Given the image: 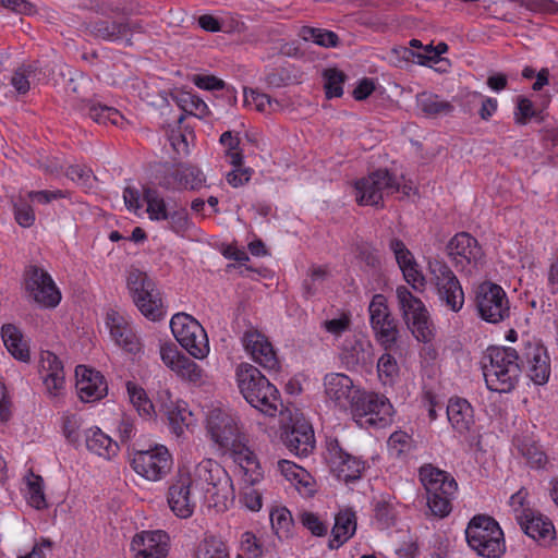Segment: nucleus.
<instances>
[{
  "label": "nucleus",
  "instance_id": "obj_51",
  "mask_svg": "<svg viewBox=\"0 0 558 558\" xmlns=\"http://www.w3.org/2000/svg\"><path fill=\"white\" fill-rule=\"evenodd\" d=\"M180 102L184 111L196 117H205L209 113L208 106L199 97L185 93L181 96Z\"/></svg>",
  "mask_w": 558,
  "mask_h": 558
},
{
  "label": "nucleus",
  "instance_id": "obj_46",
  "mask_svg": "<svg viewBox=\"0 0 558 558\" xmlns=\"http://www.w3.org/2000/svg\"><path fill=\"white\" fill-rule=\"evenodd\" d=\"M26 498L28 505L37 510H43L48 507L43 487V478L40 476H34L32 481H28Z\"/></svg>",
  "mask_w": 558,
  "mask_h": 558
},
{
  "label": "nucleus",
  "instance_id": "obj_15",
  "mask_svg": "<svg viewBox=\"0 0 558 558\" xmlns=\"http://www.w3.org/2000/svg\"><path fill=\"white\" fill-rule=\"evenodd\" d=\"M368 313L371 327L376 340L386 351L391 350L398 341L399 328L398 322L392 316L384 294L377 293L372 298Z\"/></svg>",
  "mask_w": 558,
  "mask_h": 558
},
{
  "label": "nucleus",
  "instance_id": "obj_64",
  "mask_svg": "<svg viewBox=\"0 0 558 558\" xmlns=\"http://www.w3.org/2000/svg\"><path fill=\"white\" fill-rule=\"evenodd\" d=\"M242 548L250 558H260L263 556V546L252 532H245L242 535Z\"/></svg>",
  "mask_w": 558,
  "mask_h": 558
},
{
  "label": "nucleus",
  "instance_id": "obj_26",
  "mask_svg": "<svg viewBox=\"0 0 558 558\" xmlns=\"http://www.w3.org/2000/svg\"><path fill=\"white\" fill-rule=\"evenodd\" d=\"M287 448L296 456H307L315 448V437L312 425L304 418L293 421L281 435Z\"/></svg>",
  "mask_w": 558,
  "mask_h": 558
},
{
  "label": "nucleus",
  "instance_id": "obj_21",
  "mask_svg": "<svg viewBox=\"0 0 558 558\" xmlns=\"http://www.w3.org/2000/svg\"><path fill=\"white\" fill-rule=\"evenodd\" d=\"M111 340L124 351L136 354L142 345L129 320L118 311L109 310L105 317Z\"/></svg>",
  "mask_w": 558,
  "mask_h": 558
},
{
  "label": "nucleus",
  "instance_id": "obj_20",
  "mask_svg": "<svg viewBox=\"0 0 558 558\" xmlns=\"http://www.w3.org/2000/svg\"><path fill=\"white\" fill-rule=\"evenodd\" d=\"M169 548V536L161 530L142 531L131 542L134 558H168Z\"/></svg>",
  "mask_w": 558,
  "mask_h": 558
},
{
  "label": "nucleus",
  "instance_id": "obj_38",
  "mask_svg": "<svg viewBox=\"0 0 558 558\" xmlns=\"http://www.w3.org/2000/svg\"><path fill=\"white\" fill-rule=\"evenodd\" d=\"M3 343L8 351L22 362L29 361V350L23 342L21 331L12 324L3 325L1 328Z\"/></svg>",
  "mask_w": 558,
  "mask_h": 558
},
{
  "label": "nucleus",
  "instance_id": "obj_6",
  "mask_svg": "<svg viewBox=\"0 0 558 558\" xmlns=\"http://www.w3.org/2000/svg\"><path fill=\"white\" fill-rule=\"evenodd\" d=\"M401 316L416 340L429 342L434 338V324L425 304L405 287L396 289Z\"/></svg>",
  "mask_w": 558,
  "mask_h": 558
},
{
  "label": "nucleus",
  "instance_id": "obj_19",
  "mask_svg": "<svg viewBox=\"0 0 558 558\" xmlns=\"http://www.w3.org/2000/svg\"><path fill=\"white\" fill-rule=\"evenodd\" d=\"M352 411L359 416H368L367 422L378 427L388 425L393 414V408L385 396L362 391L354 401Z\"/></svg>",
  "mask_w": 558,
  "mask_h": 558
},
{
  "label": "nucleus",
  "instance_id": "obj_1",
  "mask_svg": "<svg viewBox=\"0 0 558 558\" xmlns=\"http://www.w3.org/2000/svg\"><path fill=\"white\" fill-rule=\"evenodd\" d=\"M483 374L490 391L510 392L521 376L518 349L488 347L483 356Z\"/></svg>",
  "mask_w": 558,
  "mask_h": 558
},
{
  "label": "nucleus",
  "instance_id": "obj_45",
  "mask_svg": "<svg viewBox=\"0 0 558 558\" xmlns=\"http://www.w3.org/2000/svg\"><path fill=\"white\" fill-rule=\"evenodd\" d=\"M37 66L36 64H22L19 66L11 78L12 86L20 94H26L29 90L31 78H34L36 75Z\"/></svg>",
  "mask_w": 558,
  "mask_h": 558
},
{
  "label": "nucleus",
  "instance_id": "obj_52",
  "mask_svg": "<svg viewBox=\"0 0 558 558\" xmlns=\"http://www.w3.org/2000/svg\"><path fill=\"white\" fill-rule=\"evenodd\" d=\"M178 375L190 381H198L202 378V368L190 357L184 354L179 360L175 368L173 369Z\"/></svg>",
  "mask_w": 558,
  "mask_h": 558
},
{
  "label": "nucleus",
  "instance_id": "obj_42",
  "mask_svg": "<svg viewBox=\"0 0 558 558\" xmlns=\"http://www.w3.org/2000/svg\"><path fill=\"white\" fill-rule=\"evenodd\" d=\"M126 391L131 403L141 416L149 417L154 412V404L148 399L146 391L138 385L128 381Z\"/></svg>",
  "mask_w": 558,
  "mask_h": 558
},
{
  "label": "nucleus",
  "instance_id": "obj_27",
  "mask_svg": "<svg viewBox=\"0 0 558 558\" xmlns=\"http://www.w3.org/2000/svg\"><path fill=\"white\" fill-rule=\"evenodd\" d=\"M203 173L195 167L189 165H179L166 170L159 178V185L168 190H195L204 183Z\"/></svg>",
  "mask_w": 558,
  "mask_h": 558
},
{
  "label": "nucleus",
  "instance_id": "obj_25",
  "mask_svg": "<svg viewBox=\"0 0 558 558\" xmlns=\"http://www.w3.org/2000/svg\"><path fill=\"white\" fill-rule=\"evenodd\" d=\"M76 390L84 402H94L104 398L108 392V386L104 375L85 365L75 368Z\"/></svg>",
  "mask_w": 558,
  "mask_h": 558
},
{
  "label": "nucleus",
  "instance_id": "obj_61",
  "mask_svg": "<svg viewBox=\"0 0 558 558\" xmlns=\"http://www.w3.org/2000/svg\"><path fill=\"white\" fill-rule=\"evenodd\" d=\"M66 196H68V193L63 192L61 190H56V191H47V190H45V191H32V192L27 193L28 199L33 204H37V205H47L52 199L65 198Z\"/></svg>",
  "mask_w": 558,
  "mask_h": 558
},
{
  "label": "nucleus",
  "instance_id": "obj_59",
  "mask_svg": "<svg viewBox=\"0 0 558 558\" xmlns=\"http://www.w3.org/2000/svg\"><path fill=\"white\" fill-rule=\"evenodd\" d=\"M327 270L323 267H314L311 269L308 278L303 282L304 293L306 296L316 294L318 286L326 279Z\"/></svg>",
  "mask_w": 558,
  "mask_h": 558
},
{
  "label": "nucleus",
  "instance_id": "obj_37",
  "mask_svg": "<svg viewBox=\"0 0 558 558\" xmlns=\"http://www.w3.org/2000/svg\"><path fill=\"white\" fill-rule=\"evenodd\" d=\"M416 105L423 114L429 118H438L452 113L454 107L440 96L423 92L416 95Z\"/></svg>",
  "mask_w": 558,
  "mask_h": 558
},
{
  "label": "nucleus",
  "instance_id": "obj_11",
  "mask_svg": "<svg viewBox=\"0 0 558 558\" xmlns=\"http://www.w3.org/2000/svg\"><path fill=\"white\" fill-rule=\"evenodd\" d=\"M474 305L478 316L490 324H498L510 316L509 300L505 290L490 281H484L476 288Z\"/></svg>",
  "mask_w": 558,
  "mask_h": 558
},
{
  "label": "nucleus",
  "instance_id": "obj_22",
  "mask_svg": "<svg viewBox=\"0 0 558 558\" xmlns=\"http://www.w3.org/2000/svg\"><path fill=\"white\" fill-rule=\"evenodd\" d=\"M245 351L262 367L279 371L280 362L268 338L257 330H247L242 337Z\"/></svg>",
  "mask_w": 558,
  "mask_h": 558
},
{
  "label": "nucleus",
  "instance_id": "obj_55",
  "mask_svg": "<svg viewBox=\"0 0 558 558\" xmlns=\"http://www.w3.org/2000/svg\"><path fill=\"white\" fill-rule=\"evenodd\" d=\"M405 281L412 286L417 292H423L426 279L422 271L418 269L416 262H413L405 267L401 268Z\"/></svg>",
  "mask_w": 558,
  "mask_h": 558
},
{
  "label": "nucleus",
  "instance_id": "obj_17",
  "mask_svg": "<svg viewBox=\"0 0 558 558\" xmlns=\"http://www.w3.org/2000/svg\"><path fill=\"white\" fill-rule=\"evenodd\" d=\"M327 461L337 478L345 483L360 480L366 469V462L344 451L337 438L327 442Z\"/></svg>",
  "mask_w": 558,
  "mask_h": 558
},
{
  "label": "nucleus",
  "instance_id": "obj_7",
  "mask_svg": "<svg viewBox=\"0 0 558 558\" xmlns=\"http://www.w3.org/2000/svg\"><path fill=\"white\" fill-rule=\"evenodd\" d=\"M429 281L434 287L439 304L447 310L459 313L465 301L462 286L452 269L442 260L428 262Z\"/></svg>",
  "mask_w": 558,
  "mask_h": 558
},
{
  "label": "nucleus",
  "instance_id": "obj_24",
  "mask_svg": "<svg viewBox=\"0 0 558 558\" xmlns=\"http://www.w3.org/2000/svg\"><path fill=\"white\" fill-rule=\"evenodd\" d=\"M192 478L182 474L168 488L167 501L171 511L179 518L192 517L196 502L191 494Z\"/></svg>",
  "mask_w": 558,
  "mask_h": 558
},
{
  "label": "nucleus",
  "instance_id": "obj_57",
  "mask_svg": "<svg viewBox=\"0 0 558 558\" xmlns=\"http://www.w3.org/2000/svg\"><path fill=\"white\" fill-rule=\"evenodd\" d=\"M271 526L275 533L280 536V533H287L292 524L291 512L286 509H277L270 512Z\"/></svg>",
  "mask_w": 558,
  "mask_h": 558
},
{
  "label": "nucleus",
  "instance_id": "obj_53",
  "mask_svg": "<svg viewBox=\"0 0 558 558\" xmlns=\"http://www.w3.org/2000/svg\"><path fill=\"white\" fill-rule=\"evenodd\" d=\"M388 450L395 458H400L410 449V436L402 430L395 432L388 439Z\"/></svg>",
  "mask_w": 558,
  "mask_h": 558
},
{
  "label": "nucleus",
  "instance_id": "obj_62",
  "mask_svg": "<svg viewBox=\"0 0 558 558\" xmlns=\"http://www.w3.org/2000/svg\"><path fill=\"white\" fill-rule=\"evenodd\" d=\"M390 248L395 254L396 260L400 269L415 262L412 256V253L407 248V246L401 240L392 239L390 241Z\"/></svg>",
  "mask_w": 558,
  "mask_h": 558
},
{
  "label": "nucleus",
  "instance_id": "obj_30",
  "mask_svg": "<svg viewBox=\"0 0 558 558\" xmlns=\"http://www.w3.org/2000/svg\"><path fill=\"white\" fill-rule=\"evenodd\" d=\"M131 29L129 21L117 22L98 19L86 24V31L90 36L113 43L125 39L126 46H132V40L128 37Z\"/></svg>",
  "mask_w": 558,
  "mask_h": 558
},
{
  "label": "nucleus",
  "instance_id": "obj_56",
  "mask_svg": "<svg viewBox=\"0 0 558 558\" xmlns=\"http://www.w3.org/2000/svg\"><path fill=\"white\" fill-rule=\"evenodd\" d=\"M292 81V75L287 68L270 69L266 76L265 82L269 87L280 88L289 85Z\"/></svg>",
  "mask_w": 558,
  "mask_h": 558
},
{
  "label": "nucleus",
  "instance_id": "obj_28",
  "mask_svg": "<svg viewBox=\"0 0 558 558\" xmlns=\"http://www.w3.org/2000/svg\"><path fill=\"white\" fill-rule=\"evenodd\" d=\"M123 199L128 209H168L170 204L160 195L159 191L149 185L140 189L126 186L123 191Z\"/></svg>",
  "mask_w": 558,
  "mask_h": 558
},
{
  "label": "nucleus",
  "instance_id": "obj_39",
  "mask_svg": "<svg viewBox=\"0 0 558 558\" xmlns=\"http://www.w3.org/2000/svg\"><path fill=\"white\" fill-rule=\"evenodd\" d=\"M150 220L166 221L175 233H183L193 225L187 211H147Z\"/></svg>",
  "mask_w": 558,
  "mask_h": 558
},
{
  "label": "nucleus",
  "instance_id": "obj_12",
  "mask_svg": "<svg viewBox=\"0 0 558 558\" xmlns=\"http://www.w3.org/2000/svg\"><path fill=\"white\" fill-rule=\"evenodd\" d=\"M400 193V183L386 169L372 172L355 183V197L360 206H375L384 197Z\"/></svg>",
  "mask_w": 558,
  "mask_h": 558
},
{
  "label": "nucleus",
  "instance_id": "obj_48",
  "mask_svg": "<svg viewBox=\"0 0 558 558\" xmlns=\"http://www.w3.org/2000/svg\"><path fill=\"white\" fill-rule=\"evenodd\" d=\"M368 353L364 350L363 343L355 342L350 348H345L342 353V362L349 369L367 363Z\"/></svg>",
  "mask_w": 558,
  "mask_h": 558
},
{
  "label": "nucleus",
  "instance_id": "obj_23",
  "mask_svg": "<svg viewBox=\"0 0 558 558\" xmlns=\"http://www.w3.org/2000/svg\"><path fill=\"white\" fill-rule=\"evenodd\" d=\"M324 387L327 398L342 410H352L360 393L353 380L341 373L327 374L324 378Z\"/></svg>",
  "mask_w": 558,
  "mask_h": 558
},
{
  "label": "nucleus",
  "instance_id": "obj_18",
  "mask_svg": "<svg viewBox=\"0 0 558 558\" xmlns=\"http://www.w3.org/2000/svg\"><path fill=\"white\" fill-rule=\"evenodd\" d=\"M447 251L454 266L468 272H472V268H476L484 256L477 240L466 232L456 234L449 241Z\"/></svg>",
  "mask_w": 558,
  "mask_h": 558
},
{
  "label": "nucleus",
  "instance_id": "obj_47",
  "mask_svg": "<svg viewBox=\"0 0 558 558\" xmlns=\"http://www.w3.org/2000/svg\"><path fill=\"white\" fill-rule=\"evenodd\" d=\"M245 100L252 101L258 111L265 112L267 109L270 111L281 110L282 104L278 99H272L269 95L258 93L254 89L250 90V94L245 92Z\"/></svg>",
  "mask_w": 558,
  "mask_h": 558
},
{
  "label": "nucleus",
  "instance_id": "obj_3",
  "mask_svg": "<svg viewBox=\"0 0 558 558\" xmlns=\"http://www.w3.org/2000/svg\"><path fill=\"white\" fill-rule=\"evenodd\" d=\"M420 480L427 494V506L432 514L446 518L452 510V499L457 493L458 484L447 472L425 464L420 469Z\"/></svg>",
  "mask_w": 558,
  "mask_h": 558
},
{
  "label": "nucleus",
  "instance_id": "obj_14",
  "mask_svg": "<svg viewBox=\"0 0 558 558\" xmlns=\"http://www.w3.org/2000/svg\"><path fill=\"white\" fill-rule=\"evenodd\" d=\"M207 433L210 439L223 450L239 447L242 432L239 418L231 412L216 408L209 411L206 420Z\"/></svg>",
  "mask_w": 558,
  "mask_h": 558
},
{
  "label": "nucleus",
  "instance_id": "obj_54",
  "mask_svg": "<svg viewBox=\"0 0 558 558\" xmlns=\"http://www.w3.org/2000/svg\"><path fill=\"white\" fill-rule=\"evenodd\" d=\"M533 102L523 96L517 98V107L514 111V121L519 125H525L530 119L536 117Z\"/></svg>",
  "mask_w": 558,
  "mask_h": 558
},
{
  "label": "nucleus",
  "instance_id": "obj_50",
  "mask_svg": "<svg viewBox=\"0 0 558 558\" xmlns=\"http://www.w3.org/2000/svg\"><path fill=\"white\" fill-rule=\"evenodd\" d=\"M281 474L288 480L299 484L307 485L306 478L310 477L308 473L301 466L288 460H280L278 462Z\"/></svg>",
  "mask_w": 558,
  "mask_h": 558
},
{
  "label": "nucleus",
  "instance_id": "obj_49",
  "mask_svg": "<svg viewBox=\"0 0 558 558\" xmlns=\"http://www.w3.org/2000/svg\"><path fill=\"white\" fill-rule=\"evenodd\" d=\"M196 558H230L229 551L221 541L216 538L206 539L203 545H201Z\"/></svg>",
  "mask_w": 558,
  "mask_h": 558
},
{
  "label": "nucleus",
  "instance_id": "obj_32",
  "mask_svg": "<svg viewBox=\"0 0 558 558\" xmlns=\"http://www.w3.org/2000/svg\"><path fill=\"white\" fill-rule=\"evenodd\" d=\"M448 420L456 432L466 434L474 425V411L464 398H451L447 405Z\"/></svg>",
  "mask_w": 558,
  "mask_h": 558
},
{
  "label": "nucleus",
  "instance_id": "obj_10",
  "mask_svg": "<svg viewBox=\"0 0 558 558\" xmlns=\"http://www.w3.org/2000/svg\"><path fill=\"white\" fill-rule=\"evenodd\" d=\"M23 284L27 298L44 308H54L61 301V292L47 270L28 265L24 269Z\"/></svg>",
  "mask_w": 558,
  "mask_h": 558
},
{
  "label": "nucleus",
  "instance_id": "obj_36",
  "mask_svg": "<svg viewBox=\"0 0 558 558\" xmlns=\"http://www.w3.org/2000/svg\"><path fill=\"white\" fill-rule=\"evenodd\" d=\"M85 441L90 452L108 460L116 457L119 451L118 442L112 440L98 427L86 430Z\"/></svg>",
  "mask_w": 558,
  "mask_h": 558
},
{
  "label": "nucleus",
  "instance_id": "obj_5",
  "mask_svg": "<svg viewBox=\"0 0 558 558\" xmlns=\"http://www.w3.org/2000/svg\"><path fill=\"white\" fill-rule=\"evenodd\" d=\"M465 537L469 546L485 558H500L506 551L504 532L489 515L473 517L465 529Z\"/></svg>",
  "mask_w": 558,
  "mask_h": 558
},
{
  "label": "nucleus",
  "instance_id": "obj_9",
  "mask_svg": "<svg viewBox=\"0 0 558 558\" xmlns=\"http://www.w3.org/2000/svg\"><path fill=\"white\" fill-rule=\"evenodd\" d=\"M170 328L177 341L190 355L198 360L207 356L209 352L207 333L195 318L185 313H178L172 316Z\"/></svg>",
  "mask_w": 558,
  "mask_h": 558
},
{
  "label": "nucleus",
  "instance_id": "obj_58",
  "mask_svg": "<svg viewBox=\"0 0 558 558\" xmlns=\"http://www.w3.org/2000/svg\"><path fill=\"white\" fill-rule=\"evenodd\" d=\"M66 177L82 187H90L93 171L85 166H71L65 172Z\"/></svg>",
  "mask_w": 558,
  "mask_h": 558
},
{
  "label": "nucleus",
  "instance_id": "obj_31",
  "mask_svg": "<svg viewBox=\"0 0 558 558\" xmlns=\"http://www.w3.org/2000/svg\"><path fill=\"white\" fill-rule=\"evenodd\" d=\"M40 374L47 392L50 396H58L64 386V371L59 357L50 352L40 353Z\"/></svg>",
  "mask_w": 558,
  "mask_h": 558
},
{
  "label": "nucleus",
  "instance_id": "obj_43",
  "mask_svg": "<svg viewBox=\"0 0 558 558\" xmlns=\"http://www.w3.org/2000/svg\"><path fill=\"white\" fill-rule=\"evenodd\" d=\"M227 150L226 155L233 167H239L243 163V154L240 149V138L231 131L223 132L219 140Z\"/></svg>",
  "mask_w": 558,
  "mask_h": 558
},
{
  "label": "nucleus",
  "instance_id": "obj_33",
  "mask_svg": "<svg viewBox=\"0 0 558 558\" xmlns=\"http://www.w3.org/2000/svg\"><path fill=\"white\" fill-rule=\"evenodd\" d=\"M356 525L355 512L351 508L341 509L335 517L328 547L330 549L341 547L355 534Z\"/></svg>",
  "mask_w": 558,
  "mask_h": 558
},
{
  "label": "nucleus",
  "instance_id": "obj_60",
  "mask_svg": "<svg viewBox=\"0 0 558 558\" xmlns=\"http://www.w3.org/2000/svg\"><path fill=\"white\" fill-rule=\"evenodd\" d=\"M302 524L311 531L315 536H324L327 534L328 526L313 512H304L301 514Z\"/></svg>",
  "mask_w": 558,
  "mask_h": 558
},
{
  "label": "nucleus",
  "instance_id": "obj_13",
  "mask_svg": "<svg viewBox=\"0 0 558 558\" xmlns=\"http://www.w3.org/2000/svg\"><path fill=\"white\" fill-rule=\"evenodd\" d=\"M521 374L538 386L548 383L550 377V359L546 347L537 340H527L518 348Z\"/></svg>",
  "mask_w": 558,
  "mask_h": 558
},
{
  "label": "nucleus",
  "instance_id": "obj_63",
  "mask_svg": "<svg viewBox=\"0 0 558 558\" xmlns=\"http://www.w3.org/2000/svg\"><path fill=\"white\" fill-rule=\"evenodd\" d=\"M253 486L254 485L246 484L241 494V501L247 509L258 511L263 506L262 494L253 488Z\"/></svg>",
  "mask_w": 558,
  "mask_h": 558
},
{
  "label": "nucleus",
  "instance_id": "obj_4",
  "mask_svg": "<svg viewBox=\"0 0 558 558\" xmlns=\"http://www.w3.org/2000/svg\"><path fill=\"white\" fill-rule=\"evenodd\" d=\"M195 474L203 483L205 496L211 506L225 511L235 499L233 482L229 473L217 461L205 459L196 466Z\"/></svg>",
  "mask_w": 558,
  "mask_h": 558
},
{
  "label": "nucleus",
  "instance_id": "obj_35",
  "mask_svg": "<svg viewBox=\"0 0 558 558\" xmlns=\"http://www.w3.org/2000/svg\"><path fill=\"white\" fill-rule=\"evenodd\" d=\"M77 108L99 124L120 125L123 121L122 114L116 108L102 105L95 99H82Z\"/></svg>",
  "mask_w": 558,
  "mask_h": 558
},
{
  "label": "nucleus",
  "instance_id": "obj_41",
  "mask_svg": "<svg viewBox=\"0 0 558 558\" xmlns=\"http://www.w3.org/2000/svg\"><path fill=\"white\" fill-rule=\"evenodd\" d=\"M300 36L305 41H312L325 48L337 47L339 44L338 35L335 32L324 28L303 26L300 29Z\"/></svg>",
  "mask_w": 558,
  "mask_h": 558
},
{
  "label": "nucleus",
  "instance_id": "obj_44",
  "mask_svg": "<svg viewBox=\"0 0 558 558\" xmlns=\"http://www.w3.org/2000/svg\"><path fill=\"white\" fill-rule=\"evenodd\" d=\"M325 90L327 98L340 97L343 94L342 85L347 78L345 74L337 69H327L324 72Z\"/></svg>",
  "mask_w": 558,
  "mask_h": 558
},
{
  "label": "nucleus",
  "instance_id": "obj_8",
  "mask_svg": "<svg viewBox=\"0 0 558 558\" xmlns=\"http://www.w3.org/2000/svg\"><path fill=\"white\" fill-rule=\"evenodd\" d=\"M126 286L138 311L150 320L162 317V302L155 281L144 271L133 268L129 271Z\"/></svg>",
  "mask_w": 558,
  "mask_h": 558
},
{
  "label": "nucleus",
  "instance_id": "obj_2",
  "mask_svg": "<svg viewBox=\"0 0 558 558\" xmlns=\"http://www.w3.org/2000/svg\"><path fill=\"white\" fill-rule=\"evenodd\" d=\"M236 383L243 398L255 409L275 416L281 405L278 389L250 363H241L235 371Z\"/></svg>",
  "mask_w": 558,
  "mask_h": 558
},
{
  "label": "nucleus",
  "instance_id": "obj_34",
  "mask_svg": "<svg viewBox=\"0 0 558 558\" xmlns=\"http://www.w3.org/2000/svg\"><path fill=\"white\" fill-rule=\"evenodd\" d=\"M232 451L234 461L239 464L243 472V481L245 484L255 485L264 478V472L257 460L256 454L242 442L236 448L228 449Z\"/></svg>",
  "mask_w": 558,
  "mask_h": 558
},
{
  "label": "nucleus",
  "instance_id": "obj_29",
  "mask_svg": "<svg viewBox=\"0 0 558 558\" xmlns=\"http://www.w3.org/2000/svg\"><path fill=\"white\" fill-rule=\"evenodd\" d=\"M522 531L536 542L549 543L555 535L553 523L531 509H523L515 515Z\"/></svg>",
  "mask_w": 558,
  "mask_h": 558
},
{
  "label": "nucleus",
  "instance_id": "obj_16",
  "mask_svg": "<svg viewBox=\"0 0 558 558\" xmlns=\"http://www.w3.org/2000/svg\"><path fill=\"white\" fill-rule=\"evenodd\" d=\"M132 469L149 481L163 478L172 468V457L163 445H155L147 450H137L131 460Z\"/></svg>",
  "mask_w": 558,
  "mask_h": 558
},
{
  "label": "nucleus",
  "instance_id": "obj_40",
  "mask_svg": "<svg viewBox=\"0 0 558 558\" xmlns=\"http://www.w3.org/2000/svg\"><path fill=\"white\" fill-rule=\"evenodd\" d=\"M160 411L167 415L172 433L180 437L190 424L191 412L180 404L174 405L173 403H162Z\"/></svg>",
  "mask_w": 558,
  "mask_h": 558
}]
</instances>
